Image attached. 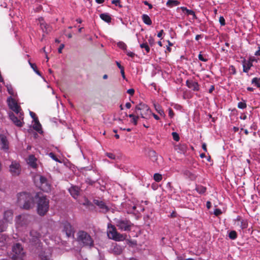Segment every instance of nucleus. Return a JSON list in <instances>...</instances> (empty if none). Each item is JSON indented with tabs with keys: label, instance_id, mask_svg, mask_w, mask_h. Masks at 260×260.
Segmentation results:
<instances>
[{
	"label": "nucleus",
	"instance_id": "1",
	"mask_svg": "<svg viewBox=\"0 0 260 260\" xmlns=\"http://www.w3.org/2000/svg\"><path fill=\"white\" fill-rule=\"evenodd\" d=\"M35 196L27 192H21L17 194V203L19 206L24 210H28L34 206Z\"/></svg>",
	"mask_w": 260,
	"mask_h": 260
},
{
	"label": "nucleus",
	"instance_id": "2",
	"mask_svg": "<svg viewBox=\"0 0 260 260\" xmlns=\"http://www.w3.org/2000/svg\"><path fill=\"white\" fill-rule=\"evenodd\" d=\"M37 200V212L41 216H44L49 209V200L46 196L36 193L35 196Z\"/></svg>",
	"mask_w": 260,
	"mask_h": 260
},
{
	"label": "nucleus",
	"instance_id": "3",
	"mask_svg": "<svg viewBox=\"0 0 260 260\" xmlns=\"http://www.w3.org/2000/svg\"><path fill=\"white\" fill-rule=\"evenodd\" d=\"M79 171L85 176L88 175L85 181L86 183L89 185L95 186V183L99 180V174L96 171L89 167H82Z\"/></svg>",
	"mask_w": 260,
	"mask_h": 260
},
{
	"label": "nucleus",
	"instance_id": "4",
	"mask_svg": "<svg viewBox=\"0 0 260 260\" xmlns=\"http://www.w3.org/2000/svg\"><path fill=\"white\" fill-rule=\"evenodd\" d=\"M113 221L115 225L121 231H131L134 226V224L126 218H115L113 219Z\"/></svg>",
	"mask_w": 260,
	"mask_h": 260
},
{
	"label": "nucleus",
	"instance_id": "5",
	"mask_svg": "<svg viewBox=\"0 0 260 260\" xmlns=\"http://www.w3.org/2000/svg\"><path fill=\"white\" fill-rule=\"evenodd\" d=\"M134 113L142 118H149L151 115V111L146 104L140 103L135 108Z\"/></svg>",
	"mask_w": 260,
	"mask_h": 260
},
{
	"label": "nucleus",
	"instance_id": "6",
	"mask_svg": "<svg viewBox=\"0 0 260 260\" xmlns=\"http://www.w3.org/2000/svg\"><path fill=\"white\" fill-rule=\"evenodd\" d=\"M77 240L84 246L92 247L94 245V241L90 235L84 231L78 232Z\"/></svg>",
	"mask_w": 260,
	"mask_h": 260
},
{
	"label": "nucleus",
	"instance_id": "7",
	"mask_svg": "<svg viewBox=\"0 0 260 260\" xmlns=\"http://www.w3.org/2000/svg\"><path fill=\"white\" fill-rule=\"evenodd\" d=\"M110 225V226L108 225V228L110 229L108 234L109 237L116 241H124L126 237V235L118 233L114 225H112L111 224Z\"/></svg>",
	"mask_w": 260,
	"mask_h": 260
},
{
	"label": "nucleus",
	"instance_id": "8",
	"mask_svg": "<svg viewBox=\"0 0 260 260\" xmlns=\"http://www.w3.org/2000/svg\"><path fill=\"white\" fill-rule=\"evenodd\" d=\"M8 106L10 109L13 111L20 118L23 115V112L20 106L18 105L17 102L15 99L9 97L7 100Z\"/></svg>",
	"mask_w": 260,
	"mask_h": 260
},
{
	"label": "nucleus",
	"instance_id": "9",
	"mask_svg": "<svg viewBox=\"0 0 260 260\" xmlns=\"http://www.w3.org/2000/svg\"><path fill=\"white\" fill-rule=\"evenodd\" d=\"M62 232L64 233L68 238H74L75 230L71 223L66 221L62 222Z\"/></svg>",
	"mask_w": 260,
	"mask_h": 260
},
{
	"label": "nucleus",
	"instance_id": "10",
	"mask_svg": "<svg viewBox=\"0 0 260 260\" xmlns=\"http://www.w3.org/2000/svg\"><path fill=\"white\" fill-rule=\"evenodd\" d=\"M9 171L13 176H18L21 172V167L19 162L13 160L9 166Z\"/></svg>",
	"mask_w": 260,
	"mask_h": 260
},
{
	"label": "nucleus",
	"instance_id": "11",
	"mask_svg": "<svg viewBox=\"0 0 260 260\" xmlns=\"http://www.w3.org/2000/svg\"><path fill=\"white\" fill-rule=\"evenodd\" d=\"M93 204L101 209V212L106 213L109 210V207L106 205L105 203L103 201L100 200L94 199L93 201Z\"/></svg>",
	"mask_w": 260,
	"mask_h": 260
},
{
	"label": "nucleus",
	"instance_id": "12",
	"mask_svg": "<svg viewBox=\"0 0 260 260\" xmlns=\"http://www.w3.org/2000/svg\"><path fill=\"white\" fill-rule=\"evenodd\" d=\"M13 255H24V252L22 245L20 243H16L12 247Z\"/></svg>",
	"mask_w": 260,
	"mask_h": 260
},
{
	"label": "nucleus",
	"instance_id": "13",
	"mask_svg": "<svg viewBox=\"0 0 260 260\" xmlns=\"http://www.w3.org/2000/svg\"><path fill=\"white\" fill-rule=\"evenodd\" d=\"M186 86L194 91H198L200 90V85L197 82L192 80H187L186 81Z\"/></svg>",
	"mask_w": 260,
	"mask_h": 260
},
{
	"label": "nucleus",
	"instance_id": "14",
	"mask_svg": "<svg viewBox=\"0 0 260 260\" xmlns=\"http://www.w3.org/2000/svg\"><path fill=\"white\" fill-rule=\"evenodd\" d=\"M0 145L1 148L5 150H8L9 148V142L6 136L2 134L0 135Z\"/></svg>",
	"mask_w": 260,
	"mask_h": 260
},
{
	"label": "nucleus",
	"instance_id": "15",
	"mask_svg": "<svg viewBox=\"0 0 260 260\" xmlns=\"http://www.w3.org/2000/svg\"><path fill=\"white\" fill-rule=\"evenodd\" d=\"M37 158L33 154L28 156L27 159V164L32 169H36L38 168L37 164Z\"/></svg>",
	"mask_w": 260,
	"mask_h": 260
},
{
	"label": "nucleus",
	"instance_id": "16",
	"mask_svg": "<svg viewBox=\"0 0 260 260\" xmlns=\"http://www.w3.org/2000/svg\"><path fill=\"white\" fill-rule=\"evenodd\" d=\"M68 190L72 197L74 199H76L79 195L80 188L76 185H72L69 188Z\"/></svg>",
	"mask_w": 260,
	"mask_h": 260
},
{
	"label": "nucleus",
	"instance_id": "17",
	"mask_svg": "<svg viewBox=\"0 0 260 260\" xmlns=\"http://www.w3.org/2000/svg\"><path fill=\"white\" fill-rule=\"evenodd\" d=\"M242 66L243 72L248 73L250 68L253 66L251 59H249V60H246L244 59L242 61Z\"/></svg>",
	"mask_w": 260,
	"mask_h": 260
},
{
	"label": "nucleus",
	"instance_id": "18",
	"mask_svg": "<svg viewBox=\"0 0 260 260\" xmlns=\"http://www.w3.org/2000/svg\"><path fill=\"white\" fill-rule=\"evenodd\" d=\"M174 149L178 152L185 153L187 149V146L185 143H180L174 145Z\"/></svg>",
	"mask_w": 260,
	"mask_h": 260
},
{
	"label": "nucleus",
	"instance_id": "19",
	"mask_svg": "<svg viewBox=\"0 0 260 260\" xmlns=\"http://www.w3.org/2000/svg\"><path fill=\"white\" fill-rule=\"evenodd\" d=\"M10 118L12 120L13 123L17 126H22V122L21 119H23V116H21V117L19 118L16 116L14 113H11L9 114Z\"/></svg>",
	"mask_w": 260,
	"mask_h": 260
},
{
	"label": "nucleus",
	"instance_id": "20",
	"mask_svg": "<svg viewBox=\"0 0 260 260\" xmlns=\"http://www.w3.org/2000/svg\"><path fill=\"white\" fill-rule=\"evenodd\" d=\"M13 217V212L12 210L5 211L4 213V219L6 222H11Z\"/></svg>",
	"mask_w": 260,
	"mask_h": 260
},
{
	"label": "nucleus",
	"instance_id": "21",
	"mask_svg": "<svg viewBox=\"0 0 260 260\" xmlns=\"http://www.w3.org/2000/svg\"><path fill=\"white\" fill-rule=\"evenodd\" d=\"M147 155L152 161L156 162L157 161V155L156 152L154 150L151 149L148 150Z\"/></svg>",
	"mask_w": 260,
	"mask_h": 260
},
{
	"label": "nucleus",
	"instance_id": "22",
	"mask_svg": "<svg viewBox=\"0 0 260 260\" xmlns=\"http://www.w3.org/2000/svg\"><path fill=\"white\" fill-rule=\"evenodd\" d=\"M40 22V27L42 29L43 31L48 33L50 31V26L45 22L43 21L42 18L39 19Z\"/></svg>",
	"mask_w": 260,
	"mask_h": 260
},
{
	"label": "nucleus",
	"instance_id": "23",
	"mask_svg": "<svg viewBox=\"0 0 260 260\" xmlns=\"http://www.w3.org/2000/svg\"><path fill=\"white\" fill-rule=\"evenodd\" d=\"M40 188L42 191L46 192H48L51 190V185L48 180L42 185H40Z\"/></svg>",
	"mask_w": 260,
	"mask_h": 260
},
{
	"label": "nucleus",
	"instance_id": "24",
	"mask_svg": "<svg viewBox=\"0 0 260 260\" xmlns=\"http://www.w3.org/2000/svg\"><path fill=\"white\" fill-rule=\"evenodd\" d=\"M32 123L34 130H42V125L38 118L32 120Z\"/></svg>",
	"mask_w": 260,
	"mask_h": 260
},
{
	"label": "nucleus",
	"instance_id": "25",
	"mask_svg": "<svg viewBox=\"0 0 260 260\" xmlns=\"http://www.w3.org/2000/svg\"><path fill=\"white\" fill-rule=\"evenodd\" d=\"M180 8L183 12H185L187 15H192L194 19H197L196 14L193 11L187 9V8L184 7H181Z\"/></svg>",
	"mask_w": 260,
	"mask_h": 260
},
{
	"label": "nucleus",
	"instance_id": "26",
	"mask_svg": "<svg viewBox=\"0 0 260 260\" xmlns=\"http://www.w3.org/2000/svg\"><path fill=\"white\" fill-rule=\"evenodd\" d=\"M128 117L131 118L130 121L134 125H137L138 120L140 119V117L136 114H131L128 115Z\"/></svg>",
	"mask_w": 260,
	"mask_h": 260
},
{
	"label": "nucleus",
	"instance_id": "27",
	"mask_svg": "<svg viewBox=\"0 0 260 260\" xmlns=\"http://www.w3.org/2000/svg\"><path fill=\"white\" fill-rule=\"evenodd\" d=\"M100 18L104 21L110 23L111 21V17L108 13H102L100 15Z\"/></svg>",
	"mask_w": 260,
	"mask_h": 260
},
{
	"label": "nucleus",
	"instance_id": "28",
	"mask_svg": "<svg viewBox=\"0 0 260 260\" xmlns=\"http://www.w3.org/2000/svg\"><path fill=\"white\" fill-rule=\"evenodd\" d=\"M142 19L143 22L148 25H150L152 24V21L148 15L147 14H143L142 16Z\"/></svg>",
	"mask_w": 260,
	"mask_h": 260
},
{
	"label": "nucleus",
	"instance_id": "29",
	"mask_svg": "<svg viewBox=\"0 0 260 260\" xmlns=\"http://www.w3.org/2000/svg\"><path fill=\"white\" fill-rule=\"evenodd\" d=\"M24 216L21 215H19L16 217V222L17 224L20 225V226H23L25 223L24 222Z\"/></svg>",
	"mask_w": 260,
	"mask_h": 260
},
{
	"label": "nucleus",
	"instance_id": "30",
	"mask_svg": "<svg viewBox=\"0 0 260 260\" xmlns=\"http://www.w3.org/2000/svg\"><path fill=\"white\" fill-rule=\"evenodd\" d=\"M180 4V2L177 0H169L167 2V6L170 8H172L174 6H178Z\"/></svg>",
	"mask_w": 260,
	"mask_h": 260
},
{
	"label": "nucleus",
	"instance_id": "31",
	"mask_svg": "<svg viewBox=\"0 0 260 260\" xmlns=\"http://www.w3.org/2000/svg\"><path fill=\"white\" fill-rule=\"evenodd\" d=\"M126 209L128 213H133L136 209V206L134 204H127L126 205Z\"/></svg>",
	"mask_w": 260,
	"mask_h": 260
},
{
	"label": "nucleus",
	"instance_id": "32",
	"mask_svg": "<svg viewBox=\"0 0 260 260\" xmlns=\"http://www.w3.org/2000/svg\"><path fill=\"white\" fill-rule=\"evenodd\" d=\"M196 190L199 193L203 194L206 191L207 188L206 187L202 185H197L196 187Z\"/></svg>",
	"mask_w": 260,
	"mask_h": 260
},
{
	"label": "nucleus",
	"instance_id": "33",
	"mask_svg": "<svg viewBox=\"0 0 260 260\" xmlns=\"http://www.w3.org/2000/svg\"><path fill=\"white\" fill-rule=\"evenodd\" d=\"M154 106L155 110L160 115V116L165 117V114L161 106L159 105L156 104H154Z\"/></svg>",
	"mask_w": 260,
	"mask_h": 260
},
{
	"label": "nucleus",
	"instance_id": "34",
	"mask_svg": "<svg viewBox=\"0 0 260 260\" xmlns=\"http://www.w3.org/2000/svg\"><path fill=\"white\" fill-rule=\"evenodd\" d=\"M84 205L87 207L89 208V209L91 210H93L95 208L94 204L93 203H91L90 201H89L88 200H86L85 201V203H84Z\"/></svg>",
	"mask_w": 260,
	"mask_h": 260
},
{
	"label": "nucleus",
	"instance_id": "35",
	"mask_svg": "<svg viewBox=\"0 0 260 260\" xmlns=\"http://www.w3.org/2000/svg\"><path fill=\"white\" fill-rule=\"evenodd\" d=\"M251 83L256 87L260 88V78L254 77L252 79Z\"/></svg>",
	"mask_w": 260,
	"mask_h": 260
},
{
	"label": "nucleus",
	"instance_id": "36",
	"mask_svg": "<svg viewBox=\"0 0 260 260\" xmlns=\"http://www.w3.org/2000/svg\"><path fill=\"white\" fill-rule=\"evenodd\" d=\"M28 62L34 71L38 75L41 76V72L38 70L36 64L35 63H31L30 61H28Z\"/></svg>",
	"mask_w": 260,
	"mask_h": 260
},
{
	"label": "nucleus",
	"instance_id": "37",
	"mask_svg": "<svg viewBox=\"0 0 260 260\" xmlns=\"http://www.w3.org/2000/svg\"><path fill=\"white\" fill-rule=\"evenodd\" d=\"M41 260H50L49 255L45 251H41L39 254Z\"/></svg>",
	"mask_w": 260,
	"mask_h": 260
},
{
	"label": "nucleus",
	"instance_id": "38",
	"mask_svg": "<svg viewBox=\"0 0 260 260\" xmlns=\"http://www.w3.org/2000/svg\"><path fill=\"white\" fill-rule=\"evenodd\" d=\"M184 174L188 176L189 178L192 180H195L197 178L196 175L192 174L191 172L187 170L184 172Z\"/></svg>",
	"mask_w": 260,
	"mask_h": 260
},
{
	"label": "nucleus",
	"instance_id": "39",
	"mask_svg": "<svg viewBox=\"0 0 260 260\" xmlns=\"http://www.w3.org/2000/svg\"><path fill=\"white\" fill-rule=\"evenodd\" d=\"M7 229V224L3 220H0V233L5 231Z\"/></svg>",
	"mask_w": 260,
	"mask_h": 260
},
{
	"label": "nucleus",
	"instance_id": "40",
	"mask_svg": "<svg viewBox=\"0 0 260 260\" xmlns=\"http://www.w3.org/2000/svg\"><path fill=\"white\" fill-rule=\"evenodd\" d=\"M95 186L96 188L100 187V189L101 190H102V191H104L106 189L105 186L104 185L102 184L101 183V182H100V177H99V180L95 183Z\"/></svg>",
	"mask_w": 260,
	"mask_h": 260
},
{
	"label": "nucleus",
	"instance_id": "41",
	"mask_svg": "<svg viewBox=\"0 0 260 260\" xmlns=\"http://www.w3.org/2000/svg\"><path fill=\"white\" fill-rule=\"evenodd\" d=\"M117 46L124 52L127 50V46L123 42H119L117 43Z\"/></svg>",
	"mask_w": 260,
	"mask_h": 260
},
{
	"label": "nucleus",
	"instance_id": "42",
	"mask_svg": "<svg viewBox=\"0 0 260 260\" xmlns=\"http://www.w3.org/2000/svg\"><path fill=\"white\" fill-rule=\"evenodd\" d=\"M229 238L232 240H235L237 237V233L235 231H231L229 234Z\"/></svg>",
	"mask_w": 260,
	"mask_h": 260
},
{
	"label": "nucleus",
	"instance_id": "43",
	"mask_svg": "<svg viewBox=\"0 0 260 260\" xmlns=\"http://www.w3.org/2000/svg\"><path fill=\"white\" fill-rule=\"evenodd\" d=\"M248 225V222L246 219L241 220L240 227L242 229H245L247 228Z\"/></svg>",
	"mask_w": 260,
	"mask_h": 260
},
{
	"label": "nucleus",
	"instance_id": "44",
	"mask_svg": "<svg viewBox=\"0 0 260 260\" xmlns=\"http://www.w3.org/2000/svg\"><path fill=\"white\" fill-rule=\"evenodd\" d=\"M162 175L159 173H155L153 175V179L156 182H159L162 180Z\"/></svg>",
	"mask_w": 260,
	"mask_h": 260
},
{
	"label": "nucleus",
	"instance_id": "45",
	"mask_svg": "<svg viewBox=\"0 0 260 260\" xmlns=\"http://www.w3.org/2000/svg\"><path fill=\"white\" fill-rule=\"evenodd\" d=\"M140 47L141 48H144L147 53H149L150 52V48L147 43L141 44L140 45Z\"/></svg>",
	"mask_w": 260,
	"mask_h": 260
},
{
	"label": "nucleus",
	"instance_id": "46",
	"mask_svg": "<svg viewBox=\"0 0 260 260\" xmlns=\"http://www.w3.org/2000/svg\"><path fill=\"white\" fill-rule=\"evenodd\" d=\"M172 135L173 136V138L174 140H175V141H177V142L179 141L180 137H179V134L177 133H176V132H173L172 133Z\"/></svg>",
	"mask_w": 260,
	"mask_h": 260
},
{
	"label": "nucleus",
	"instance_id": "47",
	"mask_svg": "<svg viewBox=\"0 0 260 260\" xmlns=\"http://www.w3.org/2000/svg\"><path fill=\"white\" fill-rule=\"evenodd\" d=\"M105 155L108 157H109V158L111 159H113V160H115L116 159V156H115V155L113 153H111V152H106L105 153Z\"/></svg>",
	"mask_w": 260,
	"mask_h": 260
},
{
	"label": "nucleus",
	"instance_id": "48",
	"mask_svg": "<svg viewBox=\"0 0 260 260\" xmlns=\"http://www.w3.org/2000/svg\"><path fill=\"white\" fill-rule=\"evenodd\" d=\"M8 237L5 234H0V242L5 244Z\"/></svg>",
	"mask_w": 260,
	"mask_h": 260
},
{
	"label": "nucleus",
	"instance_id": "49",
	"mask_svg": "<svg viewBox=\"0 0 260 260\" xmlns=\"http://www.w3.org/2000/svg\"><path fill=\"white\" fill-rule=\"evenodd\" d=\"M29 132H30V131H29ZM44 131H31V132H32L33 137L35 139H37L38 137V134L37 132H38L39 134H40L41 135H43L44 133Z\"/></svg>",
	"mask_w": 260,
	"mask_h": 260
},
{
	"label": "nucleus",
	"instance_id": "50",
	"mask_svg": "<svg viewBox=\"0 0 260 260\" xmlns=\"http://www.w3.org/2000/svg\"><path fill=\"white\" fill-rule=\"evenodd\" d=\"M246 106H247V105L245 102H240L238 103V106H237L238 108L241 109L246 108Z\"/></svg>",
	"mask_w": 260,
	"mask_h": 260
},
{
	"label": "nucleus",
	"instance_id": "51",
	"mask_svg": "<svg viewBox=\"0 0 260 260\" xmlns=\"http://www.w3.org/2000/svg\"><path fill=\"white\" fill-rule=\"evenodd\" d=\"M24 255H13L12 258L13 260H24L23 257Z\"/></svg>",
	"mask_w": 260,
	"mask_h": 260
},
{
	"label": "nucleus",
	"instance_id": "52",
	"mask_svg": "<svg viewBox=\"0 0 260 260\" xmlns=\"http://www.w3.org/2000/svg\"><path fill=\"white\" fill-rule=\"evenodd\" d=\"M47 181V178L43 176H40V185H42Z\"/></svg>",
	"mask_w": 260,
	"mask_h": 260
},
{
	"label": "nucleus",
	"instance_id": "53",
	"mask_svg": "<svg viewBox=\"0 0 260 260\" xmlns=\"http://www.w3.org/2000/svg\"><path fill=\"white\" fill-rule=\"evenodd\" d=\"M49 155L50 156V157H51L55 161H57V162H60V161L59 160L58 158L53 152H50Z\"/></svg>",
	"mask_w": 260,
	"mask_h": 260
},
{
	"label": "nucleus",
	"instance_id": "54",
	"mask_svg": "<svg viewBox=\"0 0 260 260\" xmlns=\"http://www.w3.org/2000/svg\"><path fill=\"white\" fill-rule=\"evenodd\" d=\"M222 214L221 210L219 208H216L214 211V214L217 216Z\"/></svg>",
	"mask_w": 260,
	"mask_h": 260
},
{
	"label": "nucleus",
	"instance_id": "55",
	"mask_svg": "<svg viewBox=\"0 0 260 260\" xmlns=\"http://www.w3.org/2000/svg\"><path fill=\"white\" fill-rule=\"evenodd\" d=\"M125 53L126 54L127 56L132 58L134 57V56H135V53L127 50H126L125 51Z\"/></svg>",
	"mask_w": 260,
	"mask_h": 260
},
{
	"label": "nucleus",
	"instance_id": "56",
	"mask_svg": "<svg viewBox=\"0 0 260 260\" xmlns=\"http://www.w3.org/2000/svg\"><path fill=\"white\" fill-rule=\"evenodd\" d=\"M219 21L221 26H224L225 25V19L223 16L219 17Z\"/></svg>",
	"mask_w": 260,
	"mask_h": 260
},
{
	"label": "nucleus",
	"instance_id": "57",
	"mask_svg": "<svg viewBox=\"0 0 260 260\" xmlns=\"http://www.w3.org/2000/svg\"><path fill=\"white\" fill-rule=\"evenodd\" d=\"M148 43L150 46H153L155 44V41L154 39L152 37H150L149 39H148Z\"/></svg>",
	"mask_w": 260,
	"mask_h": 260
},
{
	"label": "nucleus",
	"instance_id": "58",
	"mask_svg": "<svg viewBox=\"0 0 260 260\" xmlns=\"http://www.w3.org/2000/svg\"><path fill=\"white\" fill-rule=\"evenodd\" d=\"M198 58H199V59L202 61H204V62H206L208 61V59L206 58H205L203 55L200 53L198 55Z\"/></svg>",
	"mask_w": 260,
	"mask_h": 260
},
{
	"label": "nucleus",
	"instance_id": "59",
	"mask_svg": "<svg viewBox=\"0 0 260 260\" xmlns=\"http://www.w3.org/2000/svg\"><path fill=\"white\" fill-rule=\"evenodd\" d=\"M30 235L31 236L35 237L37 239L39 237V234L33 231L30 232Z\"/></svg>",
	"mask_w": 260,
	"mask_h": 260
},
{
	"label": "nucleus",
	"instance_id": "60",
	"mask_svg": "<svg viewBox=\"0 0 260 260\" xmlns=\"http://www.w3.org/2000/svg\"><path fill=\"white\" fill-rule=\"evenodd\" d=\"M120 0H113L112 1V4L115 5L116 6H119L120 8L122 7V5H120Z\"/></svg>",
	"mask_w": 260,
	"mask_h": 260
},
{
	"label": "nucleus",
	"instance_id": "61",
	"mask_svg": "<svg viewBox=\"0 0 260 260\" xmlns=\"http://www.w3.org/2000/svg\"><path fill=\"white\" fill-rule=\"evenodd\" d=\"M29 114L31 117L32 118V120L38 118L35 113L32 111L29 112Z\"/></svg>",
	"mask_w": 260,
	"mask_h": 260
},
{
	"label": "nucleus",
	"instance_id": "62",
	"mask_svg": "<svg viewBox=\"0 0 260 260\" xmlns=\"http://www.w3.org/2000/svg\"><path fill=\"white\" fill-rule=\"evenodd\" d=\"M169 116L172 118L174 116V113L173 110L171 108L169 109Z\"/></svg>",
	"mask_w": 260,
	"mask_h": 260
},
{
	"label": "nucleus",
	"instance_id": "63",
	"mask_svg": "<svg viewBox=\"0 0 260 260\" xmlns=\"http://www.w3.org/2000/svg\"><path fill=\"white\" fill-rule=\"evenodd\" d=\"M127 92L131 95H133L135 93V90L133 88H130L127 90Z\"/></svg>",
	"mask_w": 260,
	"mask_h": 260
},
{
	"label": "nucleus",
	"instance_id": "64",
	"mask_svg": "<svg viewBox=\"0 0 260 260\" xmlns=\"http://www.w3.org/2000/svg\"><path fill=\"white\" fill-rule=\"evenodd\" d=\"M255 56H260V45H258V50L255 52Z\"/></svg>",
	"mask_w": 260,
	"mask_h": 260
}]
</instances>
